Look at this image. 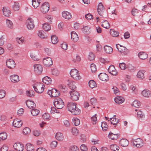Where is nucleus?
<instances>
[{"instance_id": "f257e3e1", "label": "nucleus", "mask_w": 151, "mask_h": 151, "mask_svg": "<svg viewBox=\"0 0 151 151\" xmlns=\"http://www.w3.org/2000/svg\"><path fill=\"white\" fill-rule=\"evenodd\" d=\"M76 104L73 102L68 103L67 108L68 111L71 112L73 115H77L79 114L81 111L76 106Z\"/></svg>"}, {"instance_id": "f03ea898", "label": "nucleus", "mask_w": 151, "mask_h": 151, "mask_svg": "<svg viewBox=\"0 0 151 151\" xmlns=\"http://www.w3.org/2000/svg\"><path fill=\"white\" fill-rule=\"evenodd\" d=\"M53 103L55 107L58 109H61L64 106L63 101L61 98H59L55 99Z\"/></svg>"}, {"instance_id": "7ed1b4c3", "label": "nucleus", "mask_w": 151, "mask_h": 151, "mask_svg": "<svg viewBox=\"0 0 151 151\" xmlns=\"http://www.w3.org/2000/svg\"><path fill=\"white\" fill-rule=\"evenodd\" d=\"M33 86L35 91L38 93H41L44 91L45 88V85L42 83H38L37 85H33Z\"/></svg>"}, {"instance_id": "20e7f679", "label": "nucleus", "mask_w": 151, "mask_h": 151, "mask_svg": "<svg viewBox=\"0 0 151 151\" xmlns=\"http://www.w3.org/2000/svg\"><path fill=\"white\" fill-rule=\"evenodd\" d=\"M133 147H136L137 148H140L144 144V142L142 139L140 138H138L132 142Z\"/></svg>"}, {"instance_id": "39448f33", "label": "nucleus", "mask_w": 151, "mask_h": 151, "mask_svg": "<svg viewBox=\"0 0 151 151\" xmlns=\"http://www.w3.org/2000/svg\"><path fill=\"white\" fill-rule=\"evenodd\" d=\"M116 47L119 52H121L122 55H127L129 52V50L126 47L122 46L120 45H116Z\"/></svg>"}, {"instance_id": "423d86ee", "label": "nucleus", "mask_w": 151, "mask_h": 151, "mask_svg": "<svg viewBox=\"0 0 151 151\" xmlns=\"http://www.w3.org/2000/svg\"><path fill=\"white\" fill-rule=\"evenodd\" d=\"M70 74L72 77L76 80H78L81 78L78 71L76 69H72L70 72Z\"/></svg>"}, {"instance_id": "0eeeda50", "label": "nucleus", "mask_w": 151, "mask_h": 151, "mask_svg": "<svg viewBox=\"0 0 151 151\" xmlns=\"http://www.w3.org/2000/svg\"><path fill=\"white\" fill-rule=\"evenodd\" d=\"M71 99L73 101H77L79 99L80 96L79 93L75 90L72 91L70 92Z\"/></svg>"}, {"instance_id": "6e6552de", "label": "nucleus", "mask_w": 151, "mask_h": 151, "mask_svg": "<svg viewBox=\"0 0 151 151\" xmlns=\"http://www.w3.org/2000/svg\"><path fill=\"white\" fill-rule=\"evenodd\" d=\"M26 25L28 29L30 30L33 29L35 27V24L32 19L31 18H29L27 20Z\"/></svg>"}, {"instance_id": "1a4fd4ad", "label": "nucleus", "mask_w": 151, "mask_h": 151, "mask_svg": "<svg viewBox=\"0 0 151 151\" xmlns=\"http://www.w3.org/2000/svg\"><path fill=\"white\" fill-rule=\"evenodd\" d=\"M43 63L44 65L47 67H49L53 64L52 59L50 57L44 58Z\"/></svg>"}, {"instance_id": "9d476101", "label": "nucleus", "mask_w": 151, "mask_h": 151, "mask_svg": "<svg viewBox=\"0 0 151 151\" xmlns=\"http://www.w3.org/2000/svg\"><path fill=\"white\" fill-rule=\"evenodd\" d=\"M49 9V5L47 2H45L42 5L40 10L43 13H46Z\"/></svg>"}, {"instance_id": "9b49d317", "label": "nucleus", "mask_w": 151, "mask_h": 151, "mask_svg": "<svg viewBox=\"0 0 151 151\" xmlns=\"http://www.w3.org/2000/svg\"><path fill=\"white\" fill-rule=\"evenodd\" d=\"M34 67L35 71L37 74L40 75L42 73L43 71V68L41 65L38 64H35Z\"/></svg>"}, {"instance_id": "f8f14e48", "label": "nucleus", "mask_w": 151, "mask_h": 151, "mask_svg": "<svg viewBox=\"0 0 151 151\" xmlns=\"http://www.w3.org/2000/svg\"><path fill=\"white\" fill-rule=\"evenodd\" d=\"M108 70L109 73L113 76H116L118 74V72L115 69L114 66L113 65H110Z\"/></svg>"}, {"instance_id": "ddd939ff", "label": "nucleus", "mask_w": 151, "mask_h": 151, "mask_svg": "<svg viewBox=\"0 0 151 151\" xmlns=\"http://www.w3.org/2000/svg\"><path fill=\"white\" fill-rule=\"evenodd\" d=\"M104 8L101 3L99 4L98 6L97 12L99 14L103 16L104 13Z\"/></svg>"}, {"instance_id": "4468645a", "label": "nucleus", "mask_w": 151, "mask_h": 151, "mask_svg": "<svg viewBox=\"0 0 151 151\" xmlns=\"http://www.w3.org/2000/svg\"><path fill=\"white\" fill-rule=\"evenodd\" d=\"M6 66L10 69L14 68L16 66L15 63L14 61L12 59H10L7 60L6 61Z\"/></svg>"}, {"instance_id": "2eb2a0df", "label": "nucleus", "mask_w": 151, "mask_h": 151, "mask_svg": "<svg viewBox=\"0 0 151 151\" xmlns=\"http://www.w3.org/2000/svg\"><path fill=\"white\" fill-rule=\"evenodd\" d=\"M14 149L17 151H23L24 148L23 144L20 143H15L13 145Z\"/></svg>"}, {"instance_id": "dca6fc26", "label": "nucleus", "mask_w": 151, "mask_h": 151, "mask_svg": "<svg viewBox=\"0 0 151 151\" xmlns=\"http://www.w3.org/2000/svg\"><path fill=\"white\" fill-rule=\"evenodd\" d=\"M142 94L144 97L149 98L151 97V91L146 89L142 91Z\"/></svg>"}, {"instance_id": "f3484780", "label": "nucleus", "mask_w": 151, "mask_h": 151, "mask_svg": "<svg viewBox=\"0 0 151 151\" xmlns=\"http://www.w3.org/2000/svg\"><path fill=\"white\" fill-rule=\"evenodd\" d=\"M26 104L28 107L30 109H32L36 107L35 104L31 100H27Z\"/></svg>"}, {"instance_id": "a211bd4d", "label": "nucleus", "mask_w": 151, "mask_h": 151, "mask_svg": "<svg viewBox=\"0 0 151 151\" xmlns=\"http://www.w3.org/2000/svg\"><path fill=\"white\" fill-rule=\"evenodd\" d=\"M23 122L21 120H19L18 119H14L13 122V125L15 127L19 128L22 125Z\"/></svg>"}, {"instance_id": "6ab92c4d", "label": "nucleus", "mask_w": 151, "mask_h": 151, "mask_svg": "<svg viewBox=\"0 0 151 151\" xmlns=\"http://www.w3.org/2000/svg\"><path fill=\"white\" fill-rule=\"evenodd\" d=\"M71 39L74 42H76L78 41L79 38L76 32H71Z\"/></svg>"}, {"instance_id": "aec40b11", "label": "nucleus", "mask_w": 151, "mask_h": 151, "mask_svg": "<svg viewBox=\"0 0 151 151\" xmlns=\"http://www.w3.org/2000/svg\"><path fill=\"white\" fill-rule=\"evenodd\" d=\"M98 77L100 80L102 81H106L108 79V76L105 73H100L98 75Z\"/></svg>"}, {"instance_id": "412c9836", "label": "nucleus", "mask_w": 151, "mask_h": 151, "mask_svg": "<svg viewBox=\"0 0 151 151\" xmlns=\"http://www.w3.org/2000/svg\"><path fill=\"white\" fill-rule=\"evenodd\" d=\"M3 14L7 17H9L11 14V11L8 8L4 7L3 9Z\"/></svg>"}, {"instance_id": "4be33fe9", "label": "nucleus", "mask_w": 151, "mask_h": 151, "mask_svg": "<svg viewBox=\"0 0 151 151\" xmlns=\"http://www.w3.org/2000/svg\"><path fill=\"white\" fill-rule=\"evenodd\" d=\"M119 143L121 146L125 147L128 145L129 143L128 140L126 139H122L119 141Z\"/></svg>"}, {"instance_id": "5701e85b", "label": "nucleus", "mask_w": 151, "mask_h": 151, "mask_svg": "<svg viewBox=\"0 0 151 151\" xmlns=\"http://www.w3.org/2000/svg\"><path fill=\"white\" fill-rule=\"evenodd\" d=\"M10 79L11 81L14 83L20 81L19 76L16 75L11 76H10Z\"/></svg>"}, {"instance_id": "b1692460", "label": "nucleus", "mask_w": 151, "mask_h": 151, "mask_svg": "<svg viewBox=\"0 0 151 151\" xmlns=\"http://www.w3.org/2000/svg\"><path fill=\"white\" fill-rule=\"evenodd\" d=\"M114 100L115 102L119 104L123 103L124 101V99L123 97L119 96L115 98Z\"/></svg>"}, {"instance_id": "393cba45", "label": "nucleus", "mask_w": 151, "mask_h": 151, "mask_svg": "<svg viewBox=\"0 0 151 151\" xmlns=\"http://www.w3.org/2000/svg\"><path fill=\"white\" fill-rule=\"evenodd\" d=\"M62 15L63 17L67 19H69L72 18V16L70 13L67 11L63 12Z\"/></svg>"}, {"instance_id": "a878e982", "label": "nucleus", "mask_w": 151, "mask_h": 151, "mask_svg": "<svg viewBox=\"0 0 151 151\" xmlns=\"http://www.w3.org/2000/svg\"><path fill=\"white\" fill-rule=\"evenodd\" d=\"M42 81L45 84L48 85L51 83L52 81L50 78L46 76L42 79Z\"/></svg>"}, {"instance_id": "bb28decb", "label": "nucleus", "mask_w": 151, "mask_h": 151, "mask_svg": "<svg viewBox=\"0 0 151 151\" xmlns=\"http://www.w3.org/2000/svg\"><path fill=\"white\" fill-rule=\"evenodd\" d=\"M139 58L142 60H145L147 58V55L145 52H141L138 53Z\"/></svg>"}, {"instance_id": "cd10ccee", "label": "nucleus", "mask_w": 151, "mask_h": 151, "mask_svg": "<svg viewBox=\"0 0 151 151\" xmlns=\"http://www.w3.org/2000/svg\"><path fill=\"white\" fill-rule=\"evenodd\" d=\"M68 85L70 89L73 90L72 91H74L76 89V88L75 85V83L74 81H70L68 84Z\"/></svg>"}, {"instance_id": "c85d7f7f", "label": "nucleus", "mask_w": 151, "mask_h": 151, "mask_svg": "<svg viewBox=\"0 0 151 151\" xmlns=\"http://www.w3.org/2000/svg\"><path fill=\"white\" fill-rule=\"evenodd\" d=\"M25 148L27 151H34V150L33 145L29 143H27L26 145Z\"/></svg>"}, {"instance_id": "c756f323", "label": "nucleus", "mask_w": 151, "mask_h": 151, "mask_svg": "<svg viewBox=\"0 0 151 151\" xmlns=\"http://www.w3.org/2000/svg\"><path fill=\"white\" fill-rule=\"evenodd\" d=\"M101 26L104 28L108 29L110 27V25L109 23L106 20H104L101 23Z\"/></svg>"}, {"instance_id": "7c9ffc66", "label": "nucleus", "mask_w": 151, "mask_h": 151, "mask_svg": "<svg viewBox=\"0 0 151 151\" xmlns=\"http://www.w3.org/2000/svg\"><path fill=\"white\" fill-rule=\"evenodd\" d=\"M145 73L144 70H139L138 72L137 76L138 78L143 79L145 78L144 74Z\"/></svg>"}, {"instance_id": "2f4dec72", "label": "nucleus", "mask_w": 151, "mask_h": 151, "mask_svg": "<svg viewBox=\"0 0 151 151\" xmlns=\"http://www.w3.org/2000/svg\"><path fill=\"white\" fill-rule=\"evenodd\" d=\"M116 115H114L113 117L110 118L111 122V124L114 125H116V124L119 122V119L116 118Z\"/></svg>"}, {"instance_id": "473e14b6", "label": "nucleus", "mask_w": 151, "mask_h": 151, "mask_svg": "<svg viewBox=\"0 0 151 151\" xmlns=\"http://www.w3.org/2000/svg\"><path fill=\"white\" fill-rule=\"evenodd\" d=\"M105 52L108 54H111L113 52V49L110 46L106 45L104 48Z\"/></svg>"}, {"instance_id": "72a5a7b5", "label": "nucleus", "mask_w": 151, "mask_h": 151, "mask_svg": "<svg viewBox=\"0 0 151 151\" xmlns=\"http://www.w3.org/2000/svg\"><path fill=\"white\" fill-rule=\"evenodd\" d=\"M41 0H32V5L35 8H37L39 6Z\"/></svg>"}, {"instance_id": "f704fd0d", "label": "nucleus", "mask_w": 151, "mask_h": 151, "mask_svg": "<svg viewBox=\"0 0 151 151\" xmlns=\"http://www.w3.org/2000/svg\"><path fill=\"white\" fill-rule=\"evenodd\" d=\"M55 137L57 140L60 141L62 140L63 139V134L60 132H58L56 134Z\"/></svg>"}, {"instance_id": "c9c22d12", "label": "nucleus", "mask_w": 151, "mask_h": 151, "mask_svg": "<svg viewBox=\"0 0 151 151\" xmlns=\"http://www.w3.org/2000/svg\"><path fill=\"white\" fill-rule=\"evenodd\" d=\"M51 40L52 43L53 44H56L58 41V37L55 35H52L51 37Z\"/></svg>"}, {"instance_id": "e433bc0d", "label": "nucleus", "mask_w": 151, "mask_h": 151, "mask_svg": "<svg viewBox=\"0 0 151 151\" xmlns=\"http://www.w3.org/2000/svg\"><path fill=\"white\" fill-rule=\"evenodd\" d=\"M118 135L115 134L110 132L108 135V137L111 139H116L118 138Z\"/></svg>"}, {"instance_id": "4c0bfd02", "label": "nucleus", "mask_w": 151, "mask_h": 151, "mask_svg": "<svg viewBox=\"0 0 151 151\" xmlns=\"http://www.w3.org/2000/svg\"><path fill=\"white\" fill-rule=\"evenodd\" d=\"M81 58L78 55H76L73 58L72 61L74 63L79 62L81 60Z\"/></svg>"}, {"instance_id": "58836bf2", "label": "nucleus", "mask_w": 151, "mask_h": 151, "mask_svg": "<svg viewBox=\"0 0 151 151\" xmlns=\"http://www.w3.org/2000/svg\"><path fill=\"white\" fill-rule=\"evenodd\" d=\"M40 111L37 109L34 108L31 110V114L34 116H37L40 113Z\"/></svg>"}, {"instance_id": "ea45409f", "label": "nucleus", "mask_w": 151, "mask_h": 151, "mask_svg": "<svg viewBox=\"0 0 151 151\" xmlns=\"http://www.w3.org/2000/svg\"><path fill=\"white\" fill-rule=\"evenodd\" d=\"M42 27L43 29L46 31H48L51 29L50 25L47 23L43 24Z\"/></svg>"}, {"instance_id": "a19ab883", "label": "nucleus", "mask_w": 151, "mask_h": 151, "mask_svg": "<svg viewBox=\"0 0 151 151\" xmlns=\"http://www.w3.org/2000/svg\"><path fill=\"white\" fill-rule=\"evenodd\" d=\"M6 25L10 29H12L13 27V24L12 22L9 19H6Z\"/></svg>"}, {"instance_id": "79ce46f5", "label": "nucleus", "mask_w": 151, "mask_h": 151, "mask_svg": "<svg viewBox=\"0 0 151 151\" xmlns=\"http://www.w3.org/2000/svg\"><path fill=\"white\" fill-rule=\"evenodd\" d=\"M132 105L134 107L139 108L141 105V103L140 101L136 100L133 102L132 104Z\"/></svg>"}, {"instance_id": "37998d69", "label": "nucleus", "mask_w": 151, "mask_h": 151, "mask_svg": "<svg viewBox=\"0 0 151 151\" xmlns=\"http://www.w3.org/2000/svg\"><path fill=\"white\" fill-rule=\"evenodd\" d=\"M53 90L52 97H58L60 95V93L59 91L55 88H53Z\"/></svg>"}, {"instance_id": "c03bdc74", "label": "nucleus", "mask_w": 151, "mask_h": 151, "mask_svg": "<svg viewBox=\"0 0 151 151\" xmlns=\"http://www.w3.org/2000/svg\"><path fill=\"white\" fill-rule=\"evenodd\" d=\"M110 34L114 37H117L119 35V33L114 29H110Z\"/></svg>"}, {"instance_id": "a18cd8bd", "label": "nucleus", "mask_w": 151, "mask_h": 151, "mask_svg": "<svg viewBox=\"0 0 151 151\" xmlns=\"http://www.w3.org/2000/svg\"><path fill=\"white\" fill-rule=\"evenodd\" d=\"M89 86L91 88H93L95 87L96 85V82L93 80H90L88 82Z\"/></svg>"}, {"instance_id": "49530a36", "label": "nucleus", "mask_w": 151, "mask_h": 151, "mask_svg": "<svg viewBox=\"0 0 151 151\" xmlns=\"http://www.w3.org/2000/svg\"><path fill=\"white\" fill-rule=\"evenodd\" d=\"M111 150L113 151H118L119 149V147L116 145H111L110 146Z\"/></svg>"}, {"instance_id": "de8ad7c7", "label": "nucleus", "mask_w": 151, "mask_h": 151, "mask_svg": "<svg viewBox=\"0 0 151 151\" xmlns=\"http://www.w3.org/2000/svg\"><path fill=\"white\" fill-rule=\"evenodd\" d=\"M27 95L29 97H32L34 96L35 92L32 90H28L26 91Z\"/></svg>"}, {"instance_id": "09e8293b", "label": "nucleus", "mask_w": 151, "mask_h": 151, "mask_svg": "<svg viewBox=\"0 0 151 151\" xmlns=\"http://www.w3.org/2000/svg\"><path fill=\"white\" fill-rule=\"evenodd\" d=\"M7 137V134L5 132H3L0 133V139L1 140H5Z\"/></svg>"}, {"instance_id": "8fccbe9b", "label": "nucleus", "mask_w": 151, "mask_h": 151, "mask_svg": "<svg viewBox=\"0 0 151 151\" xmlns=\"http://www.w3.org/2000/svg\"><path fill=\"white\" fill-rule=\"evenodd\" d=\"M101 127L103 131H106L108 129V125L106 122H102Z\"/></svg>"}, {"instance_id": "3c124183", "label": "nucleus", "mask_w": 151, "mask_h": 151, "mask_svg": "<svg viewBox=\"0 0 151 151\" xmlns=\"http://www.w3.org/2000/svg\"><path fill=\"white\" fill-rule=\"evenodd\" d=\"M73 122L75 126L79 125L80 123V120L77 118H74L73 119Z\"/></svg>"}, {"instance_id": "603ef678", "label": "nucleus", "mask_w": 151, "mask_h": 151, "mask_svg": "<svg viewBox=\"0 0 151 151\" xmlns=\"http://www.w3.org/2000/svg\"><path fill=\"white\" fill-rule=\"evenodd\" d=\"M79 150L78 147L75 145L71 146L69 148L70 151H79Z\"/></svg>"}, {"instance_id": "864d4df0", "label": "nucleus", "mask_w": 151, "mask_h": 151, "mask_svg": "<svg viewBox=\"0 0 151 151\" xmlns=\"http://www.w3.org/2000/svg\"><path fill=\"white\" fill-rule=\"evenodd\" d=\"M83 31L84 33L88 34L90 32V28L88 26H85L83 27Z\"/></svg>"}, {"instance_id": "5fc2aeb1", "label": "nucleus", "mask_w": 151, "mask_h": 151, "mask_svg": "<svg viewBox=\"0 0 151 151\" xmlns=\"http://www.w3.org/2000/svg\"><path fill=\"white\" fill-rule=\"evenodd\" d=\"M19 4L18 3H15L13 8L14 11H17L19 9Z\"/></svg>"}, {"instance_id": "6e6d98bb", "label": "nucleus", "mask_w": 151, "mask_h": 151, "mask_svg": "<svg viewBox=\"0 0 151 151\" xmlns=\"http://www.w3.org/2000/svg\"><path fill=\"white\" fill-rule=\"evenodd\" d=\"M91 120L93 124H96L97 122V115L95 114L91 118Z\"/></svg>"}, {"instance_id": "4d7b16f0", "label": "nucleus", "mask_w": 151, "mask_h": 151, "mask_svg": "<svg viewBox=\"0 0 151 151\" xmlns=\"http://www.w3.org/2000/svg\"><path fill=\"white\" fill-rule=\"evenodd\" d=\"M95 58V56L94 54L91 52H90L88 56V58L89 60H94Z\"/></svg>"}, {"instance_id": "13d9d810", "label": "nucleus", "mask_w": 151, "mask_h": 151, "mask_svg": "<svg viewBox=\"0 0 151 151\" xmlns=\"http://www.w3.org/2000/svg\"><path fill=\"white\" fill-rule=\"evenodd\" d=\"M60 89L63 92H65L67 91V88L66 86L64 85H60L59 86Z\"/></svg>"}, {"instance_id": "bf43d9fd", "label": "nucleus", "mask_w": 151, "mask_h": 151, "mask_svg": "<svg viewBox=\"0 0 151 151\" xmlns=\"http://www.w3.org/2000/svg\"><path fill=\"white\" fill-rule=\"evenodd\" d=\"M91 69L92 73H95L96 71V68L95 65L94 63H92L91 65Z\"/></svg>"}, {"instance_id": "052dcab7", "label": "nucleus", "mask_w": 151, "mask_h": 151, "mask_svg": "<svg viewBox=\"0 0 151 151\" xmlns=\"http://www.w3.org/2000/svg\"><path fill=\"white\" fill-rule=\"evenodd\" d=\"M31 130L28 127H26L23 130V133L25 135L28 134L30 133Z\"/></svg>"}, {"instance_id": "680f3d73", "label": "nucleus", "mask_w": 151, "mask_h": 151, "mask_svg": "<svg viewBox=\"0 0 151 151\" xmlns=\"http://www.w3.org/2000/svg\"><path fill=\"white\" fill-rule=\"evenodd\" d=\"M137 116L138 118H142L144 117L145 115L142 112L139 110L137 112Z\"/></svg>"}, {"instance_id": "e2e57ef3", "label": "nucleus", "mask_w": 151, "mask_h": 151, "mask_svg": "<svg viewBox=\"0 0 151 151\" xmlns=\"http://www.w3.org/2000/svg\"><path fill=\"white\" fill-rule=\"evenodd\" d=\"M72 132L73 135L76 136L78 134V131L75 128H73L72 129Z\"/></svg>"}, {"instance_id": "0e129e2a", "label": "nucleus", "mask_w": 151, "mask_h": 151, "mask_svg": "<svg viewBox=\"0 0 151 151\" xmlns=\"http://www.w3.org/2000/svg\"><path fill=\"white\" fill-rule=\"evenodd\" d=\"M45 18L47 19V22H48L51 23L52 22L53 17L51 15H47L46 16Z\"/></svg>"}, {"instance_id": "69168bd1", "label": "nucleus", "mask_w": 151, "mask_h": 151, "mask_svg": "<svg viewBox=\"0 0 151 151\" xmlns=\"http://www.w3.org/2000/svg\"><path fill=\"white\" fill-rule=\"evenodd\" d=\"M119 66L120 68L122 70H124L127 68L126 65L124 63H120Z\"/></svg>"}, {"instance_id": "338daca9", "label": "nucleus", "mask_w": 151, "mask_h": 151, "mask_svg": "<svg viewBox=\"0 0 151 151\" xmlns=\"http://www.w3.org/2000/svg\"><path fill=\"white\" fill-rule=\"evenodd\" d=\"M57 142L56 141H52L51 143V147L52 148H55L57 145Z\"/></svg>"}, {"instance_id": "774afa93", "label": "nucleus", "mask_w": 151, "mask_h": 151, "mask_svg": "<svg viewBox=\"0 0 151 151\" xmlns=\"http://www.w3.org/2000/svg\"><path fill=\"white\" fill-rule=\"evenodd\" d=\"M8 147L6 145H4L2 146L0 149L1 151H7Z\"/></svg>"}]
</instances>
